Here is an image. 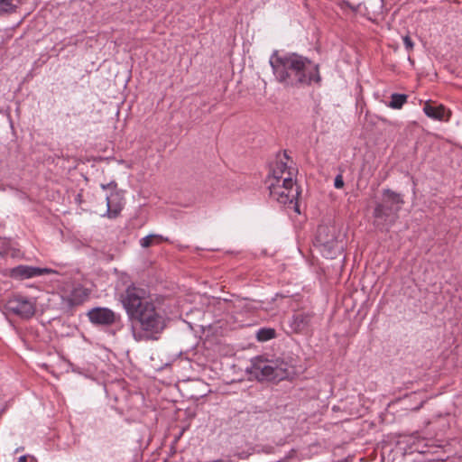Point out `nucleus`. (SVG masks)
Segmentation results:
<instances>
[{"label":"nucleus","mask_w":462,"mask_h":462,"mask_svg":"<svg viewBox=\"0 0 462 462\" xmlns=\"http://www.w3.org/2000/svg\"><path fill=\"white\" fill-rule=\"evenodd\" d=\"M270 64L276 79L286 87L300 88L321 82L319 65L297 53L273 54Z\"/></svg>","instance_id":"obj_1"},{"label":"nucleus","mask_w":462,"mask_h":462,"mask_svg":"<svg viewBox=\"0 0 462 462\" xmlns=\"http://www.w3.org/2000/svg\"><path fill=\"white\" fill-rule=\"evenodd\" d=\"M165 327L166 318L153 303L131 323V331L135 341H146L157 339Z\"/></svg>","instance_id":"obj_2"},{"label":"nucleus","mask_w":462,"mask_h":462,"mask_svg":"<svg viewBox=\"0 0 462 462\" xmlns=\"http://www.w3.org/2000/svg\"><path fill=\"white\" fill-rule=\"evenodd\" d=\"M247 371L259 381H282L292 374V367L282 360H266L257 356L252 359Z\"/></svg>","instance_id":"obj_3"},{"label":"nucleus","mask_w":462,"mask_h":462,"mask_svg":"<svg viewBox=\"0 0 462 462\" xmlns=\"http://www.w3.org/2000/svg\"><path fill=\"white\" fill-rule=\"evenodd\" d=\"M403 200L402 196L391 189H384L383 201L378 203L374 209V222L377 226H391L397 217Z\"/></svg>","instance_id":"obj_4"},{"label":"nucleus","mask_w":462,"mask_h":462,"mask_svg":"<svg viewBox=\"0 0 462 462\" xmlns=\"http://www.w3.org/2000/svg\"><path fill=\"white\" fill-rule=\"evenodd\" d=\"M120 300L131 323L144 311L146 307L153 304L149 292L134 284L125 289L121 294Z\"/></svg>","instance_id":"obj_5"},{"label":"nucleus","mask_w":462,"mask_h":462,"mask_svg":"<svg viewBox=\"0 0 462 462\" xmlns=\"http://www.w3.org/2000/svg\"><path fill=\"white\" fill-rule=\"evenodd\" d=\"M270 190V196L277 202L282 205H293L296 212L299 211V207L295 202L300 195V191L297 187H294V181L292 183H270L268 184Z\"/></svg>","instance_id":"obj_6"},{"label":"nucleus","mask_w":462,"mask_h":462,"mask_svg":"<svg viewBox=\"0 0 462 462\" xmlns=\"http://www.w3.org/2000/svg\"><path fill=\"white\" fill-rule=\"evenodd\" d=\"M5 310L23 319H31L36 311L35 301L21 294L13 295L5 305Z\"/></svg>","instance_id":"obj_7"},{"label":"nucleus","mask_w":462,"mask_h":462,"mask_svg":"<svg viewBox=\"0 0 462 462\" xmlns=\"http://www.w3.org/2000/svg\"><path fill=\"white\" fill-rule=\"evenodd\" d=\"M296 173V170L287 165V162L282 160L276 161L273 167L272 168V173L268 177L267 184L279 183H292L293 176Z\"/></svg>","instance_id":"obj_8"},{"label":"nucleus","mask_w":462,"mask_h":462,"mask_svg":"<svg viewBox=\"0 0 462 462\" xmlns=\"http://www.w3.org/2000/svg\"><path fill=\"white\" fill-rule=\"evenodd\" d=\"M117 184L115 181H111L107 184H101L103 189H110V195L106 197V214L109 217H116L118 216L123 208L122 198L116 191Z\"/></svg>","instance_id":"obj_9"},{"label":"nucleus","mask_w":462,"mask_h":462,"mask_svg":"<svg viewBox=\"0 0 462 462\" xmlns=\"http://www.w3.org/2000/svg\"><path fill=\"white\" fill-rule=\"evenodd\" d=\"M87 315L90 322L95 325L110 326L120 319V316L108 308H93Z\"/></svg>","instance_id":"obj_10"},{"label":"nucleus","mask_w":462,"mask_h":462,"mask_svg":"<svg viewBox=\"0 0 462 462\" xmlns=\"http://www.w3.org/2000/svg\"><path fill=\"white\" fill-rule=\"evenodd\" d=\"M328 230V226H319L318 229V240L324 247V254L327 257L334 258L337 254L341 253L343 250V245H339L338 242L332 237L331 239H327L323 237V235Z\"/></svg>","instance_id":"obj_11"},{"label":"nucleus","mask_w":462,"mask_h":462,"mask_svg":"<svg viewBox=\"0 0 462 462\" xmlns=\"http://www.w3.org/2000/svg\"><path fill=\"white\" fill-rule=\"evenodd\" d=\"M50 273L51 270L47 268H40L21 264L11 270V276L14 279L24 280L36 276H41Z\"/></svg>","instance_id":"obj_12"},{"label":"nucleus","mask_w":462,"mask_h":462,"mask_svg":"<svg viewBox=\"0 0 462 462\" xmlns=\"http://www.w3.org/2000/svg\"><path fill=\"white\" fill-rule=\"evenodd\" d=\"M312 315L308 312H296L290 320V327L295 333L305 331L310 325Z\"/></svg>","instance_id":"obj_13"},{"label":"nucleus","mask_w":462,"mask_h":462,"mask_svg":"<svg viewBox=\"0 0 462 462\" xmlns=\"http://www.w3.org/2000/svg\"><path fill=\"white\" fill-rule=\"evenodd\" d=\"M423 111L427 116L436 119L442 120L444 117L445 107L443 106H433L430 102H426L423 107Z\"/></svg>","instance_id":"obj_14"},{"label":"nucleus","mask_w":462,"mask_h":462,"mask_svg":"<svg viewBox=\"0 0 462 462\" xmlns=\"http://www.w3.org/2000/svg\"><path fill=\"white\" fill-rule=\"evenodd\" d=\"M88 297V293L86 290L81 288L75 289L68 299L69 305L70 307L80 305Z\"/></svg>","instance_id":"obj_15"},{"label":"nucleus","mask_w":462,"mask_h":462,"mask_svg":"<svg viewBox=\"0 0 462 462\" xmlns=\"http://www.w3.org/2000/svg\"><path fill=\"white\" fill-rule=\"evenodd\" d=\"M19 4L20 0H0V14L15 12Z\"/></svg>","instance_id":"obj_16"},{"label":"nucleus","mask_w":462,"mask_h":462,"mask_svg":"<svg viewBox=\"0 0 462 462\" xmlns=\"http://www.w3.org/2000/svg\"><path fill=\"white\" fill-rule=\"evenodd\" d=\"M408 96L405 94L393 93L391 96V101L388 106L393 109H401L402 106L407 102Z\"/></svg>","instance_id":"obj_17"},{"label":"nucleus","mask_w":462,"mask_h":462,"mask_svg":"<svg viewBox=\"0 0 462 462\" xmlns=\"http://www.w3.org/2000/svg\"><path fill=\"white\" fill-rule=\"evenodd\" d=\"M162 241H164V238L161 236L149 235L141 240V245L146 248L152 246L153 244H159Z\"/></svg>","instance_id":"obj_18"},{"label":"nucleus","mask_w":462,"mask_h":462,"mask_svg":"<svg viewBox=\"0 0 462 462\" xmlns=\"http://www.w3.org/2000/svg\"><path fill=\"white\" fill-rule=\"evenodd\" d=\"M275 337V330L273 328H261L257 332V339L259 341H267Z\"/></svg>","instance_id":"obj_19"},{"label":"nucleus","mask_w":462,"mask_h":462,"mask_svg":"<svg viewBox=\"0 0 462 462\" xmlns=\"http://www.w3.org/2000/svg\"><path fill=\"white\" fill-rule=\"evenodd\" d=\"M404 46L407 51H411L413 49V42L409 35H405L402 37Z\"/></svg>","instance_id":"obj_20"},{"label":"nucleus","mask_w":462,"mask_h":462,"mask_svg":"<svg viewBox=\"0 0 462 462\" xmlns=\"http://www.w3.org/2000/svg\"><path fill=\"white\" fill-rule=\"evenodd\" d=\"M334 186L337 189H341L344 187V180L341 175H337L335 178Z\"/></svg>","instance_id":"obj_21"},{"label":"nucleus","mask_w":462,"mask_h":462,"mask_svg":"<svg viewBox=\"0 0 462 462\" xmlns=\"http://www.w3.org/2000/svg\"><path fill=\"white\" fill-rule=\"evenodd\" d=\"M9 247V242L5 238L0 237V250L5 251Z\"/></svg>","instance_id":"obj_22"},{"label":"nucleus","mask_w":462,"mask_h":462,"mask_svg":"<svg viewBox=\"0 0 462 462\" xmlns=\"http://www.w3.org/2000/svg\"><path fill=\"white\" fill-rule=\"evenodd\" d=\"M344 3L347 7L351 8L354 11H357V7H354L349 2L346 1Z\"/></svg>","instance_id":"obj_23"},{"label":"nucleus","mask_w":462,"mask_h":462,"mask_svg":"<svg viewBox=\"0 0 462 462\" xmlns=\"http://www.w3.org/2000/svg\"><path fill=\"white\" fill-rule=\"evenodd\" d=\"M17 462H27V457L26 456L20 457Z\"/></svg>","instance_id":"obj_24"},{"label":"nucleus","mask_w":462,"mask_h":462,"mask_svg":"<svg viewBox=\"0 0 462 462\" xmlns=\"http://www.w3.org/2000/svg\"><path fill=\"white\" fill-rule=\"evenodd\" d=\"M283 157H284L286 160H288V159H289V156L287 155V152H283Z\"/></svg>","instance_id":"obj_25"}]
</instances>
